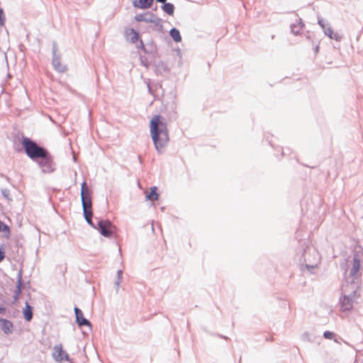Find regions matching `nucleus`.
<instances>
[{
	"mask_svg": "<svg viewBox=\"0 0 363 363\" xmlns=\"http://www.w3.org/2000/svg\"><path fill=\"white\" fill-rule=\"evenodd\" d=\"M22 145L25 148L26 152L30 158H44L47 156V152L43 147L37 145V144L29 138H24Z\"/></svg>",
	"mask_w": 363,
	"mask_h": 363,
	"instance_id": "7ed1b4c3",
	"label": "nucleus"
},
{
	"mask_svg": "<svg viewBox=\"0 0 363 363\" xmlns=\"http://www.w3.org/2000/svg\"><path fill=\"white\" fill-rule=\"evenodd\" d=\"M2 322V330L6 333H11L13 325L11 322L7 320H1Z\"/></svg>",
	"mask_w": 363,
	"mask_h": 363,
	"instance_id": "2eb2a0df",
	"label": "nucleus"
},
{
	"mask_svg": "<svg viewBox=\"0 0 363 363\" xmlns=\"http://www.w3.org/2000/svg\"><path fill=\"white\" fill-rule=\"evenodd\" d=\"M359 284L360 281L345 278V281L342 286L343 296L354 297L356 292L359 288Z\"/></svg>",
	"mask_w": 363,
	"mask_h": 363,
	"instance_id": "20e7f679",
	"label": "nucleus"
},
{
	"mask_svg": "<svg viewBox=\"0 0 363 363\" xmlns=\"http://www.w3.org/2000/svg\"><path fill=\"white\" fill-rule=\"evenodd\" d=\"M0 13H2V11H0Z\"/></svg>",
	"mask_w": 363,
	"mask_h": 363,
	"instance_id": "bb28decb",
	"label": "nucleus"
},
{
	"mask_svg": "<svg viewBox=\"0 0 363 363\" xmlns=\"http://www.w3.org/2000/svg\"><path fill=\"white\" fill-rule=\"evenodd\" d=\"M99 230L105 237H111L114 231V226L107 220H100L98 223Z\"/></svg>",
	"mask_w": 363,
	"mask_h": 363,
	"instance_id": "423d86ee",
	"label": "nucleus"
},
{
	"mask_svg": "<svg viewBox=\"0 0 363 363\" xmlns=\"http://www.w3.org/2000/svg\"><path fill=\"white\" fill-rule=\"evenodd\" d=\"M125 37L130 43H135L139 39V34L134 29L129 28L125 31Z\"/></svg>",
	"mask_w": 363,
	"mask_h": 363,
	"instance_id": "f8f14e48",
	"label": "nucleus"
},
{
	"mask_svg": "<svg viewBox=\"0 0 363 363\" xmlns=\"http://www.w3.org/2000/svg\"><path fill=\"white\" fill-rule=\"evenodd\" d=\"M326 34L332 39H337V34L331 28L326 30Z\"/></svg>",
	"mask_w": 363,
	"mask_h": 363,
	"instance_id": "a211bd4d",
	"label": "nucleus"
},
{
	"mask_svg": "<svg viewBox=\"0 0 363 363\" xmlns=\"http://www.w3.org/2000/svg\"><path fill=\"white\" fill-rule=\"evenodd\" d=\"M52 65L55 69L59 72H65L67 70L66 65L59 57H55L52 60Z\"/></svg>",
	"mask_w": 363,
	"mask_h": 363,
	"instance_id": "9b49d317",
	"label": "nucleus"
},
{
	"mask_svg": "<svg viewBox=\"0 0 363 363\" xmlns=\"http://www.w3.org/2000/svg\"><path fill=\"white\" fill-rule=\"evenodd\" d=\"M323 336L326 338V339H330V340H333L335 338V334L333 333V332H330V331H325L323 334Z\"/></svg>",
	"mask_w": 363,
	"mask_h": 363,
	"instance_id": "6ab92c4d",
	"label": "nucleus"
},
{
	"mask_svg": "<svg viewBox=\"0 0 363 363\" xmlns=\"http://www.w3.org/2000/svg\"><path fill=\"white\" fill-rule=\"evenodd\" d=\"M157 1H159V2L164 3V2H165L166 0H157Z\"/></svg>",
	"mask_w": 363,
	"mask_h": 363,
	"instance_id": "a878e982",
	"label": "nucleus"
},
{
	"mask_svg": "<svg viewBox=\"0 0 363 363\" xmlns=\"http://www.w3.org/2000/svg\"><path fill=\"white\" fill-rule=\"evenodd\" d=\"M360 265V260L356 255H354L352 262V267L350 270L349 274L346 276V278H349L350 279H352L356 281H360V274L359 273Z\"/></svg>",
	"mask_w": 363,
	"mask_h": 363,
	"instance_id": "39448f33",
	"label": "nucleus"
},
{
	"mask_svg": "<svg viewBox=\"0 0 363 363\" xmlns=\"http://www.w3.org/2000/svg\"><path fill=\"white\" fill-rule=\"evenodd\" d=\"M1 230H2L4 233H5L6 234V235H9V234H10L9 227L7 225L3 224L2 223H1Z\"/></svg>",
	"mask_w": 363,
	"mask_h": 363,
	"instance_id": "aec40b11",
	"label": "nucleus"
},
{
	"mask_svg": "<svg viewBox=\"0 0 363 363\" xmlns=\"http://www.w3.org/2000/svg\"><path fill=\"white\" fill-rule=\"evenodd\" d=\"M21 292V287H20V284L18 285L17 286V295Z\"/></svg>",
	"mask_w": 363,
	"mask_h": 363,
	"instance_id": "5701e85b",
	"label": "nucleus"
},
{
	"mask_svg": "<svg viewBox=\"0 0 363 363\" xmlns=\"http://www.w3.org/2000/svg\"><path fill=\"white\" fill-rule=\"evenodd\" d=\"M23 315L27 321H30L33 318L32 307L26 303V308L23 310Z\"/></svg>",
	"mask_w": 363,
	"mask_h": 363,
	"instance_id": "4468645a",
	"label": "nucleus"
},
{
	"mask_svg": "<svg viewBox=\"0 0 363 363\" xmlns=\"http://www.w3.org/2000/svg\"><path fill=\"white\" fill-rule=\"evenodd\" d=\"M135 19L138 21H147L148 19L145 17V15L140 14L135 16Z\"/></svg>",
	"mask_w": 363,
	"mask_h": 363,
	"instance_id": "412c9836",
	"label": "nucleus"
},
{
	"mask_svg": "<svg viewBox=\"0 0 363 363\" xmlns=\"http://www.w3.org/2000/svg\"><path fill=\"white\" fill-rule=\"evenodd\" d=\"M147 199L150 200L152 201H157L159 199V195L157 193V187L152 186L150 188V192L146 196Z\"/></svg>",
	"mask_w": 363,
	"mask_h": 363,
	"instance_id": "ddd939ff",
	"label": "nucleus"
},
{
	"mask_svg": "<svg viewBox=\"0 0 363 363\" xmlns=\"http://www.w3.org/2000/svg\"><path fill=\"white\" fill-rule=\"evenodd\" d=\"M52 357L57 362L67 361L69 359L68 354L63 350L62 345L55 346Z\"/></svg>",
	"mask_w": 363,
	"mask_h": 363,
	"instance_id": "0eeeda50",
	"label": "nucleus"
},
{
	"mask_svg": "<svg viewBox=\"0 0 363 363\" xmlns=\"http://www.w3.org/2000/svg\"><path fill=\"white\" fill-rule=\"evenodd\" d=\"M154 0H134L133 6L136 8L145 9L152 6Z\"/></svg>",
	"mask_w": 363,
	"mask_h": 363,
	"instance_id": "9d476101",
	"label": "nucleus"
},
{
	"mask_svg": "<svg viewBox=\"0 0 363 363\" xmlns=\"http://www.w3.org/2000/svg\"><path fill=\"white\" fill-rule=\"evenodd\" d=\"M81 198L83 206L84 215L88 223L93 225L92 223V202L91 192L86 186V183L84 182L82 184Z\"/></svg>",
	"mask_w": 363,
	"mask_h": 363,
	"instance_id": "f03ea898",
	"label": "nucleus"
},
{
	"mask_svg": "<svg viewBox=\"0 0 363 363\" xmlns=\"http://www.w3.org/2000/svg\"><path fill=\"white\" fill-rule=\"evenodd\" d=\"M121 274H122L121 271H119V272H118L119 279H121Z\"/></svg>",
	"mask_w": 363,
	"mask_h": 363,
	"instance_id": "b1692460",
	"label": "nucleus"
},
{
	"mask_svg": "<svg viewBox=\"0 0 363 363\" xmlns=\"http://www.w3.org/2000/svg\"><path fill=\"white\" fill-rule=\"evenodd\" d=\"M5 309L4 308H0V313H4Z\"/></svg>",
	"mask_w": 363,
	"mask_h": 363,
	"instance_id": "393cba45",
	"label": "nucleus"
},
{
	"mask_svg": "<svg viewBox=\"0 0 363 363\" xmlns=\"http://www.w3.org/2000/svg\"><path fill=\"white\" fill-rule=\"evenodd\" d=\"M150 133L157 151H164L169 141V130L164 119L160 115L154 116L150 122Z\"/></svg>",
	"mask_w": 363,
	"mask_h": 363,
	"instance_id": "f257e3e1",
	"label": "nucleus"
},
{
	"mask_svg": "<svg viewBox=\"0 0 363 363\" xmlns=\"http://www.w3.org/2000/svg\"><path fill=\"white\" fill-rule=\"evenodd\" d=\"M354 297L343 296L340 300V309L342 312L350 311L353 307Z\"/></svg>",
	"mask_w": 363,
	"mask_h": 363,
	"instance_id": "6e6552de",
	"label": "nucleus"
},
{
	"mask_svg": "<svg viewBox=\"0 0 363 363\" xmlns=\"http://www.w3.org/2000/svg\"><path fill=\"white\" fill-rule=\"evenodd\" d=\"M171 37L174 39L175 42H180L182 40V37L180 35L179 31L176 28H172L170 32Z\"/></svg>",
	"mask_w": 363,
	"mask_h": 363,
	"instance_id": "dca6fc26",
	"label": "nucleus"
},
{
	"mask_svg": "<svg viewBox=\"0 0 363 363\" xmlns=\"http://www.w3.org/2000/svg\"><path fill=\"white\" fill-rule=\"evenodd\" d=\"M163 10L169 15H172L174 13V7L172 4L166 3L163 6Z\"/></svg>",
	"mask_w": 363,
	"mask_h": 363,
	"instance_id": "f3484780",
	"label": "nucleus"
},
{
	"mask_svg": "<svg viewBox=\"0 0 363 363\" xmlns=\"http://www.w3.org/2000/svg\"><path fill=\"white\" fill-rule=\"evenodd\" d=\"M74 313L76 315L77 322L80 326L90 325L89 322L84 317L83 313L80 309L75 307Z\"/></svg>",
	"mask_w": 363,
	"mask_h": 363,
	"instance_id": "1a4fd4ad",
	"label": "nucleus"
},
{
	"mask_svg": "<svg viewBox=\"0 0 363 363\" xmlns=\"http://www.w3.org/2000/svg\"><path fill=\"white\" fill-rule=\"evenodd\" d=\"M4 252L3 251L0 250V262L4 259Z\"/></svg>",
	"mask_w": 363,
	"mask_h": 363,
	"instance_id": "4be33fe9",
	"label": "nucleus"
}]
</instances>
